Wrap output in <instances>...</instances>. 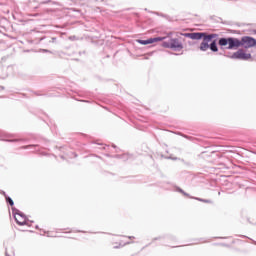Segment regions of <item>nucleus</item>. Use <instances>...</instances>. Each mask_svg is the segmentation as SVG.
<instances>
[{
	"mask_svg": "<svg viewBox=\"0 0 256 256\" xmlns=\"http://www.w3.org/2000/svg\"><path fill=\"white\" fill-rule=\"evenodd\" d=\"M12 215L17 223V225L23 226L28 225L29 226V219H27V216L23 214V212L19 211V209L12 207Z\"/></svg>",
	"mask_w": 256,
	"mask_h": 256,
	"instance_id": "obj_3",
	"label": "nucleus"
},
{
	"mask_svg": "<svg viewBox=\"0 0 256 256\" xmlns=\"http://www.w3.org/2000/svg\"><path fill=\"white\" fill-rule=\"evenodd\" d=\"M207 49H209V43L202 41L200 44V51H207Z\"/></svg>",
	"mask_w": 256,
	"mask_h": 256,
	"instance_id": "obj_11",
	"label": "nucleus"
},
{
	"mask_svg": "<svg viewBox=\"0 0 256 256\" xmlns=\"http://www.w3.org/2000/svg\"><path fill=\"white\" fill-rule=\"evenodd\" d=\"M49 2H50V1H46V2H42V3H44V4H45V3H49Z\"/></svg>",
	"mask_w": 256,
	"mask_h": 256,
	"instance_id": "obj_19",
	"label": "nucleus"
},
{
	"mask_svg": "<svg viewBox=\"0 0 256 256\" xmlns=\"http://www.w3.org/2000/svg\"><path fill=\"white\" fill-rule=\"evenodd\" d=\"M6 203H8L10 207H13V205H15V202H13V199L9 196H6Z\"/></svg>",
	"mask_w": 256,
	"mask_h": 256,
	"instance_id": "obj_12",
	"label": "nucleus"
},
{
	"mask_svg": "<svg viewBox=\"0 0 256 256\" xmlns=\"http://www.w3.org/2000/svg\"><path fill=\"white\" fill-rule=\"evenodd\" d=\"M236 43V49H239V47H244V49H251V47H255L256 39L250 36H243L241 40L236 38Z\"/></svg>",
	"mask_w": 256,
	"mask_h": 256,
	"instance_id": "obj_2",
	"label": "nucleus"
},
{
	"mask_svg": "<svg viewBox=\"0 0 256 256\" xmlns=\"http://www.w3.org/2000/svg\"><path fill=\"white\" fill-rule=\"evenodd\" d=\"M209 49L211 51H213V53H217V51H219V48L217 47V40H213L210 44H209Z\"/></svg>",
	"mask_w": 256,
	"mask_h": 256,
	"instance_id": "obj_9",
	"label": "nucleus"
},
{
	"mask_svg": "<svg viewBox=\"0 0 256 256\" xmlns=\"http://www.w3.org/2000/svg\"><path fill=\"white\" fill-rule=\"evenodd\" d=\"M128 239H135L134 236H128Z\"/></svg>",
	"mask_w": 256,
	"mask_h": 256,
	"instance_id": "obj_18",
	"label": "nucleus"
},
{
	"mask_svg": "<svg viewBox=\"0 0 256 256\" xmlns=\"http://www.w3.org/2000/svg\"><path fill=\"white\" fill-rule=\"evenodd\" d=\"M254 32H255V34H256V30H255Z\"/></svg>",
	"mask_w": 256,
	"mask_h": 256,
	"instance_id": "obj_23",
	"label": "nucleus"
},
{
	"mask_svg": "<svg viewBox=\"0 0 256 256\" xmlns=\"http://www.w3.org/2000/svg\"><path fill=\"white\" fill-rule=\"evenodd\" d=\"M31 147H37V145L23 146L22 149H31Z\"/></svg>",
	"mask_w": 256,
	"mask_h": 256,
	"instance_id": "obj_15",
	"label": "nucleus"
},
{
	"mask_svg": "<svg viewBox=\"0 0 256 256\" xmlns=\"http://www.w3.org/2000/svg\"><path fill=\"white\" fill-rule=\"evenodd\" d=\"M19 221H23V219H21V218H20V220H19Z\"/></svg>",
	"mask_w": 256,
	"mask_h": 256,
	"instance_id": "obj_21",
	"label": "nucleus"
},
{
	"mask_svg": "<svg viewBox=\"0 0 256 256\" xmlns=\"http://www.w3.org/2000/svg\"><path fill=\"white\" fill-rule=\"evenodd\" d=\"M7 137H9V135H7V133H5V132H3V131H0V139H1L2 141H8V142H10V143H13V142H15V141H19V140H9V139H7Z\"/></svg>",
	"mask_w": 256,
	"mask_h": 256,
	"instance_id": "obj_10",
	"label": "nucleus"
},
{
	"mask_svg": "<svg viewBox=\"0 0 256 256\" xmlns=\"http://www.w3.org/2000/svg\"><path fill=\"white\" fill-rule=\"evenodd\" d=\"M162 47H165L166 49H173L174 51H181V49H183V44L179 42V39L174 38L163 42Z\"/></svg>",
	"mask_w": 256,
	"mask_h": 256,
	"instance_id": "obj_4",
	"label": "nucleus"
},
{
	"mask_svg": "<svg viewBox=\"0 0 256 256\" xmlns=\"http://www.w3.org/2000/svg\"><path fill=\"white\" fill-rule=\"evenodd\" d=\"M229 59H240L241 61H249L251 59V54L245 53L243 49H239L238 51L234 52L233 55H225Z\"/></svg>",
	"mask_w": 256,
	"mask_h": 256,
	"instance_id": "obj_5",
	"label": "nucleus"
},
{
	"mask_svg": "<svg viewBox=\"0 0 256 256\" xmlns=\"http://www.w3.org/2000/svg\"><path fill=\"white\" fill-rule=\"evenodd\" d=\"M218 45L221 49L233 50L237 49V38H219Z\"/></svg>",
	"mask_w": 256,
	"mask_h": 256,
	"instance_id": "obj_1",
	"label": "nucleus"
},
{
	"mask_svg": "<svg viewBox=\"0 0 256 256\" xmlns=\"http://www.w3.org/2000/svg\"><path fill=\"white\" fill-rule=\"evenodd\" d=\"M216 37H219V35L204 33V35L201 39H203L204 43H211V41H213V39H216Z\"/></svg>",
	"mask_w": 256,
	"mask_h": 256,
	"instance_id": "obj_8",
	"label": "nucleus"
},
{
	"mask_svg": "<svg viewBox=\"0 0 256 256\" xmlns=\"http://www.w3.org/2000/svg\"><path fill=\"white\" fill-rule=\"evenodd\" d=\"M163 37L149 38L147 40H138L140 45H151V43H157V41H163Z\"/></svg>",
	"mask_w": 256,
	"mask_h": 256,
	"instance_id": "obj_7",
	"label": "nucleus"
},
{
	"mask_svg": "<svg viewBox=\"0 0 256 256\" xmlns=\"http://www.w3.org/2000/svg\"><path fill=\"white\" fill-rule=\"evenodd\" d=\"M0 193H1V195L5 196V199H7V193H5V191L0 190Z\"/></svg>",
	"mask_w": 256,
	"mask_h": 256,
	"instance_id": "obj_16",
	"label": "nucleus"
},
{
	"mask_svg": "<svg viewBox=\"0 0 256 256\" xmlns=\"http://www.w3.org/2000/svg\"><path fill=\"white\" fill-rule=\"evenodd\" d=\"M42 53H50V52H49V50H47V49H43V50H42Z\"/></svg>",
	"mask_w": 256,
	"mask_h": 256,
	"instance_id": "obj_17",
	"label": "nucleus"
},
{
	"mask_svg": "<svg viewBox=\"0 0 256 256\" xmlns=\"http://www.w3.org/2000/svg\"><path fill=\"white\" fill-rule=\"evenodd\" d=\"M36 229H39V225H36Z\"/></svg>",
	"mask_w": 256,
	"mask_h": 256,
	"instance_id": "obj_20",
	"label": "nucleus"
},
{
	"mask_svg": "<svg viewBox=\"0 0 256 256\" xmlns=\"http://www.w3.org/2000/svg\"><path fill=\"white\" fill-rule=\"evenodd\" d=\"M177 191H178L179 193H182V195H184L185 197H189V194L186 193L183 189L177 188Z\"/></svg>",
	"mask_w": 256,
	"mask_h": 256,
	"instance_id": "obj_14",
	"label": "nucleus"
},
{
	"mask_svg": "<svg viewBox=\"0 0 256 256\" xmlns=\"http://www.w3.org/2000/svg\"><path fill=\"white\" fill-rule=\"evenodd\" d=\"M183 37H187L188 39H192L194 41H199L203 39L205 32H192V33H184Z\"/></svg>",
	"mask_w": 256,
	"mask_h": 256,
	"instance_id": "obj_6",
	"label": "nucleus"
},
{
	"mask_svg": "<svg viewBox=\"0 0 256 256\" xmlns=\"http://www.w3.org/2000/svg\"><path fill=\"white\" fill-rule=\"evenodd\" d=\"M196 201H201L202 203H212L211 200L203 199V198H195Z\"/></svg>",
	"mask_w": 256,
	"mask_h": 256,
	"instance_id": "obj_13",
	"label": "nucleus"
},
{
	"mask_svg": "<svg viewBox=\"0 0 256 256\" xmlns=\"http://www.w3.org/2000/svg\"><path fill=\"white\" fill-rule=\"evenodd\" d=\"M126 245H129V242H127Z\"/></svg>",
	"mask_w": 256,
	"mask_h": 256,
	"instance_id": "obj_22",
	"label": "nucleus"
}]
</instances>
